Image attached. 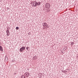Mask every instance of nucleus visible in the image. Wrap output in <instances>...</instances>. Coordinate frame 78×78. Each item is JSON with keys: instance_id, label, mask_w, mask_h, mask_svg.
<instances>
[{"instance_id": "24", "label": "nucleus", "mask_w": 78, "mask_h": 78, "mask_svg": "<svg viewBox=\"0 0 78 78\" xmlns=\"http://www.w3.org/2000/svg\"><path fill=\"white\" fill-rule=\"evenodd\" d=\"M28 34H30V33H29Z\"/></svg>"}, {"instance_id": "25", "label": "nucleus", "mask_w": 78, "mask_h": 78, "mask_svg": "<svg viewBox=\"0 0 78 78\" xmlns=\"http://www.w3.org/2000/svg\"><path fill=\"white\" fill-rule=\"evenodd\" d=\"M27 70H29V69H27Z\"/></svg>"}, {"instance_id": "3", "label": "nucleus", "mask_w": 78, "mask_h": 78, "mask_svg": "<svg viewBox=\"0 0 78 78\" xmlns=\"http://www.w3.org/2000/svg\"><path fill=\"white\" fill-rule=\"evenodd\" d=\"M6 33H7L6 35H7V36H9L10 33H9V30H7L6 31Z\"/></svg>"}, {"instance_id": "15", "label": "nucleus", "mask_w": 78, "mask_h": 78, "mask_svg": "<svg viewBox=\"0 0 78 78\" xmlns=\"http://www.w3.org/2000/svg\"><path fill=\"white\" fill-rule=\"evenodd\" d=\"M28 48H29V47H27L26 48V49L27 50H28Z\"/></svg>"}, {"instance_id": "21", "label": "nucleus", "mask_w": 78, "mask_h": 78, "mask_svg": "<svg viewBox=\"0 0 78 78\" xmlns=\"http://www.w3.org/2000/svg\"><path fill=\"white\" fill-rule=\"evenodd\" d=\"M37 6V5L36 4H35V5H34V6L36 7Z\"/></svg>"}, {"instance_id": "1", "label": "nucleus", "mask_w": 78, "mask_h": 78, "mask_svg": "<svg viewBox=\"0 0 78 78\" xmlns=\"http://www.w3.org/2000/svg\"><path fill=\"white\" fill-rule=\"evenodd\" d=\"M26 48L25 46H23L20 48V52H23V50H25V49Z\"/></svg>"}, {"instance_id": "14", "label": "nucleus", "mask_w": 78, "mask_h": 78, "mask_svg": "<svg viewBox=\"0 0 78 78\" xmlns=\"http://www.w3.org/2000/svg\"><path fill=\"white\" fill-rule=\"evenodd\" d=\"M16 30H19V27H16Z\"/></svg>"}, {"instance_id": "19", "label": "nucleus", "mask_w": 78, "mask_h": 78, "mask_svg": "<svg viewBox=\"0 0 78 78\" xmlns=\"http://www.w3.org/2000/svg\"><path fill=\"white\" fill-rule=\"evenodd\" d=\"M37 2L36 1H35V5L37 4Z\"/></svg>"}, {"instance_id": "9", "label": "nucleus", "mask_w": 78, "mask_h": 78, "mask_svg": "<svg viewBox=\"0 0 78 78\" xmlns=\"http://www.w3.org/2000/svg\"><path fill=\"white\" fill-rule=\"evenodd\" d=\"M21 78H25V76L24 75H23L21 76Z\"/></svg>"}, {"instance_id": "18", "label": "nucleus", "mask_w": 78, "mask_h": 78, "mask_svg": "<svg viewBox=\"0 0 78 78\" xmlns=\"http://www.w3.org/2000/svg\"><path fill=\"white\" fill-rule=\"evenodd\" d=\"M63 71V70H62V72H64H64H65V71Z\"/></svg>"}, {"instance_id": "7", "label": "nucleus", "mask_w": 78, "mask_h": 78, "mask_svg": "<svg viewBox=\"0 0 78 78\" xmlns=\"http://www.w3.org/2000/svg\"><path fill=\"white\" fill-rule=\"evenodd\" d=\"M8 58L7 57V56H5V60L8 61Z\"/></svg>"}, {"instance_id": "12", "label": "nucleus", "mask_w": 78, "mask_h": 78, "mask_svg": "<svg viewBox=\"0 0 78 78\" xmlns=\"http://www.w3.org/2000/svg\"><path fill=\"white\" fill-rule=\"evenodd\" d=\"M37 4H38V5H41V2H38V3H37Z\"/></svg>"}, {"instance_id": "2", "label": "nucleus", "mask_w": 78, "mask_h": 78, "mask_svg": "<svg viewBox=\"0 0 78 78\" xmlns=\"http://www.w3.org/2000/svg\"><path fill=\"white\" fill-rule=\"evenodd\" d=\"M25 76L27 77H28L30 76V73H29L26 72L24 74Z\"/></svg>"}, {"instance_id": "17", "label": "nucleus", "mask_w": 78, "mask_h": 78, "mask_svg": "<svg viewBox=\"0 0 78 78\" xmlns=\"http://www.w3.org/2000/svg\"><path fill=\"white\" fill-rule=\"evenodd\" d=\"M66 48H64L63 49V50H64V51H66Z\"/></svg>"}, {"instance_id": "10", "label": "nucleus", "mask_w": 78, "mask_h": 78, "mask_svg": "<svg viewBox=\"0 0 78 78\" xmlns=\"http://www.w3.org/2000/svg\"><path fill=\"white\" fill-rule=\"evenodd\" d=\"M73 44H74V42H72L71 43V45L72 46V45H73Z\"/></svg>"}, {"instance_id": "23", "label": "nucleus", "mask_w": 78, "mask_h": 78, "mask_svg": "<svg viewBox=\"0 0 78 78\" xmlns=\"http://www.w3.org/2000/svg\"><path fill=\"white\" fill-rule=\"evenodd\" d=\"M36 5H38V4H37V3Z\"/></svg>"}, {"instance_id": "13", "label": "nucleus", "mask_w": 78, "mask_h": 78, "mask_svg": "<svg viewBox=\"0 0 78 78\" xmlns=\"http://www.w3.org/2000/svg\"><path fill=\"white\" fill-rule=\"evenodd\" d=\"M10 29V27H8L7 28V30H9Z\"/></svg>"}, {"instance_id": "22", "label": "nucleus", "mask_w": 78, "mask_h": 78, "mask_svg": "<svg viewBox=\"0 0 78 78\" xmlns=\"http://www.w3.org/2000/svg\"><path fill=\"white\" fill-rule=\"evenodd\" d=\"M47 8H48V7H47V6H45Z\"/></svg>"}, {"instance_id": "5", "label": "nucleus", "mask_w": 78, "mask_h": 78, "mask_svg": "<svg viewBox=\"0 0 78 78\" xmlns=\"http://www.w3.org/2000/svg\"><path fill=\"white\" fill-rule=\"evenodd\" d=\"M45 6H47L48 7V8H49L50 7V4H49V3H47L46 4Z\"/></svg>"}, {"instance_id": "20", "label": "nucleus", "mask_w": 78, "mask_h": 78, "mask_svg": "<svg viewBox=\"0 0 78 78\" xmlns=\"http://www.w3.org/2000/svg\"><path fill=\"white\" fill-rule=\"evenodd\" d=\"M39 78H42V76H41V75L39 76Z\"/></svg>"}, {"instance_id": "16", "label": "nucleus", "mask_w": 78, "mask_h": 78, "mask_svg": "<svg viewBox=\"0 0 78 78\" xmlns=\"http://www.w3.org/2000/svg\"><path fill=\"white\" fill-rule=\"evenodd\" d=\"M32 3H33V6H34V2H33Z\"/></svg>"}, {"instance_id": "4", "label": "nucleus", "mask_w": 78, "mask_h": 78, "mask_svg": "<svg viewBox=\"0 0 78 78\" xmlns=\"http://www.w3.org/2000/svg\"><path fill=\"white\" fill-rule=\"evenodd\" d=\"M47 25V24L45 23H43V27H47L48 28V27Z\"/></svg>"}, {"instance_id": "8", "label": "nucleus", "mask_w": 78, "mask_h": 78, "mask_svg": "<svg viewBox=\"0 0 78 78\" xmlns=\"http://www.w3.org/2000/svg\"><path fill=\"white\" fill-rule=\"evenodd\" d=\"M0 50L1 51H3V48H2V46H0Z\"/></svg>"}, {"instance_id": "6", "label": "nucleus", "mask_w": 78, "mask_h": 78, "mask_svg": "<svg viewBox=\"0 0 78 78\" xmlns=\"http://www.w3.org/2000/svg\"><path fill=\"white\" fill-rule=\"evenodd\" d=\"M37 56H34L33 58V60H35L36 59H37Z\"/></svg>"}, {"instance_id": "11", "label": "nucleus", "mask_w": 78, "mask_h": 78, "mask_svg": "<svg viewBox=\"0 0 78 78\" xmlns=\"http://www.w3.org/2000/svg\"><path fill=\"white\" fill-rule=\"evenodd\" d=\"M47 12H49V11H50L51 10L50 9H47Z\"/></svg>"}]
</instances>
